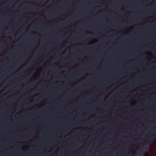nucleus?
Returning a JSON list of instances; mask_svg holds the SVG:
<instances>
[{"label": "nucleus", "mask_w": 156, "mask_h": 156, "mask_svg": "<svg viewBox=\"0 0 156 156\" xmlns=\"http://www.w3.org/2000/svg\"><path fill=\"white\" fill-rule=\"evenodd\" d=\"M148 145V142H145L142 146V148H146Z\"/></svg>", "instance_id": "obj_1"}]
</instances>
